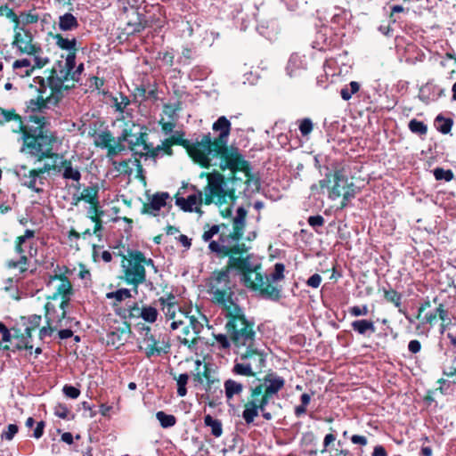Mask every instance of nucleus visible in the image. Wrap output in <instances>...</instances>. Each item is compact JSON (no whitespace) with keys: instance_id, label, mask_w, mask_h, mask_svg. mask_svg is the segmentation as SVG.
<instances>
[{"instance_id":"nucleus-7","label":"nucleus","mask_w":456,"mask_h":456,"mask_svg":"<svg viewBox=\"0 0 456 456\" xmlns=\"http://www.w3.org/2000/svg\"><path fill=\"white\" fill-rule=\"evenodd\" d=\"M325 170L324 178L319 181L320 189L322 192L326 191L330 200H334L342 197L339 208L343 209L355 197L357 188L353 182H349L342 169L330 170L326 167Z\"/></svg>"},{"instance_id":"nucleus-13","label":"nucleus","mask_w":456,"mask_h":456,"mask_svg":"<svg viewBox=\"0 0 456 456\" xmlns=\"http://www.w3.org/2000/svg\"><path fill=\"white\" fill-rule=\"evenodd\" d=\"M143 261L144 254L141 251L134 250L130 251L128 257H125L122 262L123 279L127 284L134 287L135 292H137V287L146 281Z\"/></svg>"},{"instance_id":"nucleus-28","label":"nucleus","mask_w":456,"mask_h":456,"mask_svg":"<svg viewBox=\"0 0 456 456\" xmlns=\"http://www.w3.org/2000/svg\"><path fill=\"white\" fill-rule=\"evenodd\" d=\"M59 168L57 173L61 174L64 180H70L76 183H79L81 179V172L78 167H74L71 159H65L61 154Z\"/></svg>"},{"instance_id":"nucleus-11","label":"nucleus","mask_w":456,"mask_h":456,"mask_svg":"<svg viewBox=\"0 0 456 456\" xmlns=\"http://www.w3.org/2000/svg\"><path fill=\"white\" fill-rule=\"evenodd\" d=\"M68 305V300H61L57 305L53 302L46 303L45 314L46 325L39 330L41 341L51 338L59 329L69 326L71 319L67 317Z\"/></svg>"},{"instance_id":"nucleus-64","label":"nucleus","mask_w":456,"mask_h":456,"mask_svg":"<svg viewBox=\"0 0 456 456\" xmlns=\"http://www.w3.org/2000/svg\"><path fill=\"white\" fill-rule=\"evenodd\" d=\"M69 413V411L67 408V406L64 404H58L54 408V414L61 419H68Z\"/></svg>"},{"instance_id":"nucleus-50","label":"nucleus","mask_w":456,"mask_h":456,"mask_svg":"<svg viewBox=\"0 0 456 456\" xmlns=\"http://www.w3.org/2000/svg\"><path fill=\"white\" fill-rule=\"evenodd\" d=\"M53 163L45 162L41 167H37L39 175L42 177L43 181L46 180L45 174H49L52 171L57 173V169L59 168L60 159H51Z\"/></svg>"},{"instance_id":"nucleus-20","label":"nucleus","mask_w":456,"mask_h":456,"mask_svg":"<svg viewBox=\"0 0 456 456\" xmlns=\"http://www.w3.org/2000/svg\"><path fill=\"white\" fill-rule=\"evenodd\" d=\"M142 330L145 331L142 343L144 345L143 350L147 358L159 356L169 352L171 345L169 338L167 335L159 334V337L156 338L151 333V329L149 326L143 327Z\"/></svg>"},{"instance_id":"nucleus-2","label":"nucleus","mask_w":456,"mask_h":456,"mask_svg":"<svg viewBox=\"0 0 456 456\" xmlns=\"http://www.w3.org/2000/svg\"><path fill=\"white\" fill-rule=\"evenodd\" d=\"M190 146L186 148L192 159L204 167L211 166L213 159L220 158L219 167L222 170L229 169L232 173L247 171L248 162L240 154L237 148H224L212 141L210 133L199 135L190 140Z\"/></svg>"},{"instance_id":"nucleus-48","label":"nucleus","mask_w":456,"mask_h":456,"mask_svg":"<svg viewBox=\"0 0 456 456\" xmlns=\"http://www.w3.org/2000/svg\"><path fill=\"white\" fill-rule=\"evenodd\" d=\"M221 228H226V224H214L211 226L209 224H206L204 226V232L202 234V240L205 242L210 243V241H213V240H212L213 237L219 233Z\"/></svg>"},{"instance_id":"nucleus-12","label":"nucleus","mask_w":456,"mask_h":456,"mask_svg":"<svg viewBox=\"0 0 456 456\" xmlns=\"http://www.w3.org/2000/svg\"><path fill=\"white\" fill-rule=\"evenodd\" d=\"M76 64V53H69L64 60L58 61L53 67L51 75L45 80V85L50 91L53 92V96L61 97V91L64 88V83L72 80L71 70Z\"/></svg>"},{"instance_id":"nucleus-32","label":"nucleus","mask_w":456,"mask_h":456,"mask_svg":"<svg viewBox=\"0 0 456 456\" xmlns=\"http://www.w3.org/2000/svg\"><path fill=\"white\" fill-rule=\"evenodd\" d=\"M330 433L327 434L323 440V448L320 451L322 456H346L348 454L347 450L342 449H332L330 450V445H335L336 444V436L333 434L335 430L332 428H330Z\"/></svg>"},{"instance_id":"nucleus-31","label":"nucleus","mask_w":456,"mask_h":456,"mask_svg":"<svg viewBox=\"0 0 456 456\" xmlns=\"http://www.w3.org/2000/svg\"><path fill=\"white\" fill-rule=\"evenodd\" d=\"M13 45H15L20 52L25 53L32 51L37 46V45L32 44L31 33L23 28H19L15 30Z\"/></svg>"},{"instance_id":"nucleus-55","label":"nucleus","mask_w":456,"mask_h":456,"mask_svg":"<svg viewBox=\"0 0 456 456\" xmlns=\"http://www.w3.org/2000/svg\"><path fill=\"white\" fill-rule=\"evenodd\" d=\"M434 176L437 181L444 180L450 182L453 179V172L451 169H444L442 167H436L434 170Z\"/></svg>"},{"instance_id":"nucleus-58","label":"nucleus","mask_w":456,"mask_h":456,"mask_svg":"<svg viewBox=\"0 0 456 456\" xmlns=\"http://www.w3.org/2000/svg\"><path fill=\"white\" fill-rule=\"evenodd\" d=\"M348 312L352 316L354 317L365 316L369 314V307L367 305H354L349 308Z\"/></svg>"},{"instance_id":"nucleus-36","label":"nucleus","mask_w":456,"mask_h":456,"mask_svg":"<svg viewBox=\"0 0 456 456\" xmlns=\"http://www.w3.org/2000/svg\"><path fill=\"white\" fill-rule=\"evenodd\" d=\"M351 328L354 332L362 336L376 332L375 322L368 319H359L352 322Z\"/></svg>"},{"instance_id":"nucleus-61","label":"nucleus","mask_w":456,"mask_h":456,"mask_svg":"<svg viewBox=\"0 0 456 456\" xmlns=\"http://www.w3.org/2000/svg\"><path fill=\"white\" fill-rule=\"evenodd\" d=\"M159 125L161 126V130L165 134H171L174 132L175 121H165L163 118H161L159 120Z\"/></svg>"},{"instance_id":"nucleus-23","label":"nucleus","mask_w":456,"mask_h":456,"mask_svg":"<svg viewBox=\"0 0 456 456\" xmlns=\"http://www.w3.org/2000/svg\"><path fill=\"white\" fill-rule=\"evenodd\" d=\"M94 142L96 147L107 149V157L110 159L114 158L126 149L125 144L121 143L120 136L114 138L110 131H102L95 134Z\"/></svg>"},{"instance_id":"nucleus-9","label":"nucleus","mask_w":456,"mask_h":456,"mask_svg":"<svg viewBox=\"0 0 456 456\" xmlns=\"http://www.w3.org/2000/svg\"><path fill=\"white\" fill-rule=\"evenodd\" d=\"M230 274L231 268L228 266L225 269L214 272L209 280L212 301L220 308L221 312L228 306L237 305L232 299L233 291Z\"/></svg>"},{"instance_id":"nucleus-24","label":"nucleus","mask_w":456,"mask_h":456,"mask_svg":"<svg viewBox=\"0 0 456 456\" xmlns=\"http://www.w3.org/2000/svg\"><path fill=\"white\" fill-rule=\"evenodd\" d=\"M172 199L168 192L161 191L156 192L149 198V202L143 204L142 214H147L153 216L159 215V210L166 207H171Z\"/></svg>"},{"instance_id":"nucleus-33","label":"nucleus","mask_w":456,"mask_h":456,"mask_svg":"<svg viewBox=\"0 0 456 456\" xmlns=\"http://www.w3.org/2000/svg\"><path fill=\"white\" fill-rule=\"evenodd\" d=\"M306 68V61L305 60V56H300L297 53L291 54L288 65H287V73L290 77H297L301 74L303 70Z\"/></svg>"},{"instance_id":"nucleus-30","label":"nucleus","mask_w":456,"mask_h":456,"mask_svg":"<svg viewBox=\"0 0 456 456\" xmlns=\"http://www.w3.org/2000/svg\"><path fill=\"white\" fill-rule=\"evenodd\" d=\"M159 314L156 307L149 305H142L141 308L134 305L130 309V317H140L148 323H154L159 317Z\"/></svg>"},{"instance_id":"nucleus-6","label":"nucleus","mask_w":456,"mask_h":456,"mask_svg":"<svg viewBox=\"0 0 456 456\" xmlns=\"http://www.w3.org/2000/svg\"><path fill=\"white\" fill-rule=\"evenodd\" d=\"M208 184L204 188V204L212 203L220 208L223 217H231L232 203L235 200L234 191L227 187L224 176L217 171L207 175Z\"/></svg>"},{"instance_id":"nucleus-15","label":"nucleus","mask_w":456,"mask_h":456,"mask_svg":"<svg viewBox=\"0 0 456 456\" xmlns=\"http://www.w3.org/2000/svg\"><path fill=\"white\" fill-rule=\"evenodd\" d=\"M271 399L264 393L263 386H256L251 388L250 399L245 404L242 411V418L247 424H251L255 418L258 416V411L262 412L265 419L270 420L273 416L270 412L265 411V407L270 403Z\"/></svg>"},{"instance_id":"nucleus-40","label":"nucleus","mask_w":456,"mask_h":456,"mask_svg":"<svg viewBox=\"0 0 456 456\" xmlns=\"http://www.w3.org/2000/svg\"><path fill=\"white\" fill-rule=\"evenodd\" d=\"M382 291L384 295V299L387 302L393 304L395 307L398 308L399 312H402L401 306L403 304V295L397 292L393 288H391L390 285L388 286V289L383 288Z\"/></svg>"},{"instance_id":"nucleus-25","label":"nucleus","mask_w":456,"mask_h":456,"mask_svg":"<svg viewBox=\"0 0 456 456\" xmlns=\"http://www.w3.org/2000/svg\"><path fill=\"white\" fill-rule=\"evenodd\" d=\"M143 128L140 129V132L133 134L131 130L124 129L120 140L121 143L127 142L131 151H135L136 147H142L143 152H146L149 143L147 142V133L142 131Z\"/></svg>"},{"instance_id":"nucleus-4","label":"nucleus","mask_w":456,"mask_h":456,"mask_svg":"<svg viewBox=\"0 0 456 456\" xmlns=\"http://www.w3.org/2000/svg\"><path fill=\"white\" fill-rule=\"evenodd\" d=\"M248 211L243 207L237 208L235 214L228 217L232 225V232L229 234H219L217 240L210 241L208 249L220 257L230 255H239L247 251L244 243H240L246 227Z\"/></svg>"},{"instance_id":"nucleus-60","label":"nucleus","mask_w":456,"mask_h":456,"mask_svg":"<svg viewBox=\"0 0 456 456\" xmlns=\"http://www.w3.org/2000/svg\"><path fill=\"white\" fill-rule=\"evenodd\" d=\"M63 394L69 398L76 399L80 395V390L73 386L65 385L62 388Z\"/></svg>"},{"instance_id":"nucleus-43","label":"nucleus","mask_w":456,"mask_h":456,"mask_svg":"<svg viewBox=\"0 0 456 456\" xmlns=\"http://www.w3.org/2000/svg\"><path fill=\"white\" fill-rule=\"evenodd\" d=\"M184 133L183 131H174L171 134V137L166 139V147L167 150L170 151V146L172 147L173 144H178L183 146V148L189 147L190 140L184 139Z\"/></svg>"},{"instance_id":"nucleus-38","label":"nucleus","mask_w":456,"mask_h":456,"mask_svg":"<svg viewBox=\"0 0 456 456\" xmlns=\"http://www.w3.org/2000/svg\"><path fill=\"white\" fill-rule=\"evenodd\" d=\"M224 394L227 401H231L235 395H240L243 385L234 379H229L224 383Z\"/></svg>"},{"instance_id":"nucleus-49","label":"nucleus","mask_w":456,"mask_h":456,"mask_svg":"<svg viewBox=\"0 0 456 456\" xmlns=\"http://www.w3.org/2000/svg\"><path fill=\"white\" fill-rule=\"evenodd\" d=\"M156 418L163 428H169L176 424V418L174 415L167 414L162 411L156 413Z\"/></svg>"},{"instance_id":"nucleus-44","label":"nucleus","mask_w":456,"mask_h":456,"mask_svg":"<svg viewBox=\"0 0 456 456\" xmlns=\"http://www.w3.org/2000/svg\"><path fill=\"white\" fill-rule=\"evenodd\" d=\"M27 54L33 56V66L36 68L41 69L49 63L50 60L47 56L44 55L43 50L39 45H37L32 51L28 52Z\"/></svg>"},{"instance_id":"nucleus-37","label":"nucleus","mask_w":456,"mask_h":456,"mask_svg":"<svg viewBox=\"0 0 456 456\" xmlns=\"http://www.w3.org/2000/svg\"><path fill=\"white\" fill-rule=\"evenodd\" d=\"M98 193H99L98 186L91 185V186H87V187L84 188L81 194L79 196H77V198L74 197L73 200H76V203L80 200H84L87 203H90L91 205L98 206L99 205Z\"/></svg>"},{"instance_id":"nucleus-35","label":"nucleus","mask_w":456,"mask_h":456,"mask_svg":"<svg viewBox=\"0 0 456 456\" xmlns=\"http://www.w3.org/2000/svg\"><path fill=\"white\" fill-rule=\"evenodd\" d=\"M16 340L13 338V331L0 322V350H17L14 348Z\"/></svg>"},{"instance_id":"nucleus-56","label":"nucleus","mask_w":456,"mask_h":456,"mask_svg":"<svg viewBox=\"0 0 456 456\" xmlns=\"http://www.w3.org/2000/svg\"><path fill=\"white\" fill-rule=\"evenodd\" d=\"M302 137L307 138L313 130V122L310 118H304L299 121L298 126Z\"/></svg>"},{"instance_id":"nucleus-34","label":"nucleus","mask_w":456,"mask_h":456,"mask_svg":"<svg viewBox=\"0 0 456 456\" xmlns=\"http://www.w3.org/2000/svg\"><path fill=\"white\" fill-rule=\"evenodd\" d=\"M35 69L30 60L27 58L16 60L12 63L13 77H19L20 78L29 77Z\"/></svg>"},{"instance_id":"nucleus-63","label":"nucleus","mask_w":456,"mask_h":456,"mask_svg":"<svg viewBox=\"0 0 456 456\" xmlns=\"http://www.w3.org/2000/svg\"><path fill=\"white\" fill-rule=\"evenodd\" d=\"M18 427L15 424H10L7 429L2 434V438L5 440H12L18 432Z\"/></svg>"},{"instance_id":"nucleus-3","label":"nucleus","mask_w":456,"mask_h":456,"mask_svg":"<svg viewBox=\"0 0 456 456\" xmlns=\"http://www.w3.org/2000/svg\"><path fill=\"white\" fill-rule=\"evenodd\" d=\"M30 120L37 127H22L23 144L21 151L35 158L37 161L45 159H59L61 154L55 152L58 137L54 132L47 129L49 118L44 115L30 116Z\"/></svg>"},{"instance_id":"nucleus-52","label":"nucleus","mask_w":456,"mask_h":456,"mask_svg":"<svg viewBox=\"0 0 456 456\" xmlns=\"http://www.w3.org/2000/svg\"><path fill=\"white\" fill-rule=\"evenodd\" d=\"M408 127L411 133L419 135H426L428 133V126L423 121L417 120L416 118L409 122Z\"/></svg>"},{"instance_id":"nucleus-14","label":"nucleus","mask_w":456,"mask_h":456,"mask_svg":"<svg viewBox=\"0 0 456 456\" xmlns=\"http://www.w3.org/2000/svg\"><path fill=\"white\" fill-rule=\"evenodd\" d=\"M41 321V315L37 314L20 318V321L12 328L13 338L16 340L14 348L17 350H31L34 347L31 332L39 328Z\"/></svg>"},{"instance_id":"nucleus-29","label":"nucleus","mask_w":456,"mask_h":456,"mask_svg":"<svg viewBox=\"0 0 456 456\" xmlns=\"http://www.w3.org/2000/svg\"><path fill=\"white\" fill-rule=\"evenodd\" d=\"M215 132H219V134L215 138L216 144L224 147H227L228 137L231 131V122L224 117L222 116L213 124L212 126Z\"/></svg>"},{"instance_id":"nucleus-39","label":"nucleus","mask_w":456,"mask_h":456,"mask_svg":"<svg viewBox=\"0 0 456 456\" xmlns=\"http://www.w3.org/2000/svg\"><path fill=\"white\" fill-rule=\"evenodd\" d=\"M59 28L62 31L76 29L79 24L77 18L70 12H66L59 17Z\"/></svg>"},{"instance_id":"nucleus-8","label":"nucleus","mask_w":456,"mask_h":456,"mask_svg":"<svg viewBox=\"0 0 456 456\" xmlns=\"http://www.w3.org/2000/svg\"><path fill=\"white\" fill-rule=\"evenodd\" d=\"M235 352L238 357L232 370L235 375L254 377L265 366L266 354L258 347L257 342L236 349Z\"/></svg>"},{"instance_id":"nucleus-22","label":"nucleus","mask_w":456,"mask_h":456,"mask_svg":"<svg viewBox=\"0 0 456 456\" xmlns=\"http://www.w3.org/2000/svg\"><path fill=\"white\" fill-rule=\"evenodd\" d=\"M14 173L22 185L36 192L43 191L42 186L45 183L37 168H31L26 165H17L14 167Z\"/></svg>"},{"instance_id":"nucleus-41","label":"nucleus","mask_w":456,"mask_h":456,"mask_svg":"<svg viewBox=\"0 0 456 456\" xmlns=\"http://www.w3.org/2000/svg\"><path fill=\"white\" fill-rule=\"evenodd\" d=\"M141 154H144L150 158L156 159L160 156H163L164 154L172 155L173 151H172L171 146H170V151L167 149L166 139H165L161 144L157 145L156 147L152 146L151 144H149L146 152H142Z\"/></svg>"},{"instance_id":"nucleus-10","label":"nucleus","mask_w":456,"mask_h":456,"mask_svg":"<svg viewBox=\"0 0 456 456\" xmlns=\"http://www.w3.org/2000/svg\"><path fill=\"white\" fill-rule=\"evenodd\" d=\"M183 319L173 321L170 324L172 330L182 328V334L178 337L181 344L193 348L197 346L200 334L204 329L206 317L198 313V315H190L188 313H182Z\"/></svg>"},{"instance_id":"nucleus-54","label":"nucleus","mask_w":456,"mask_h":456,"mask_svg":"<svg viewBox=\"0 0 456 456\" xmlns=\"http://www.w3.org/2000/svg\"><path fill=\"white\" fill-rule=\"evenodd\" d=\"M177 383V395L181 397L185 396L187 394L186 385L188 383L189 375L183 373L175 379Z\"/></svg>"},{"instance_id":"nucleus-45","label":"nucleus","mask_w":456,"mask_h":456,"mask_svg":"<svg viewBox=\"0 0 456 456\" xmlns=\"http://www.w3.org/2000/svg\"><path fill=\"white\" fill-rule=\"evenodd\" d=\"M54 39H55L56 45L61 49L69 51V53H76L77 40L75 37L66 38V37H63L61 35L57 34L54 36Z\"/></svg>"},{"instance_id":"nucleus-5","label":"nucleus","mask_w":456,"mask_h":456,"mask_svg":"<svg viewBox=\"0 0 456 456\" xmlns=\"http://www.w3.org/2000/svg\"><path fill=\"white\" fill-rule=\"evenodd\" d=\"M221 314L225 319L224 328L235 350L256 342L255 323L245 316L239 305L228 306Z\"/></svg>"},{"instance_id":"nucleus-27","label":"nucleus","mask_w":456,"mask_h":456,"mask_svg":"<svg viewBox=\"0 0 456 456\" xmlns=\"http://www.w3.org/2000/svg\"><path fill=\"white\" fill-rule=\"evenodd\" d=\"M158 302L159 303L162 313L167 320L175 319L177 311H179L181 314L183 313L181 311L176 296L172 293L160 297Z\"/></svg>"},{"instance_id":"nucleus-53","label":"nucleus","mask_w":456,"mask_h":456,"mask_svg":"<svg viewBox=\"0 0 456 456\" xmlns=\"http://www.w3.org/2000/svg\"><path fill=\"white\" fill-rule=\"evenodd\" d=\"M360 90V85L356 81H352L348 86H345L340 90L341 98L344 101H348L352 98V95L356 94Z\"/></svg>"},{"instance_id":"nucleus-51","label":"nucleus","mask_w":456,"mask_h":456,"mask_svg":"<svg viewBox=\"0 0 456 456\" xmlns=\"http://www.w3.org/2000/svg\"><path fill=\"white\" fill-rule=\"evenodd\" d=\"M38 15L28 12V13H21L17 19V23L14 27V30H17L19 28H21L20 25L25 26L28 24L37 23L38 21Z\"/></svg>"},{"instance_id":"nucleus-16","label":"nucleus","mask_w":456,"mask_h":456,"mask_svg":"<svg viewBox=\"0 0 456 456\" xmlns=\"http://www.w3.org/2000/svg\"><path fill=\"white\" fill-rule=\"evenodd\" d=\"M34 237V232L26 230L24 235L19 236L16 243V251L20 255L18 260H9L6 264L10 269H18L19 273L23 276L28 271V258L36 255L37 249L31 246V240Z\"/></svg>"},{"instance_id":"nucleus-18","label":"nucleus","mask_w":456,"mask_h":456,"mask_svg":"<svg viewBox=\"0 0 456 456\" xmlns=\"http://www.w3.org/2000/svg\"><path fill=\"white\" fill-rule=\"evenodd\" d=\"M204 192L194 185L181 187L175 195V205L185 212H200L204 203Z\"/></svg>"},{"instance_id":"nucleus-26","label":"nucleus","mask_w":456,"mask_h":456,"mask_svg":"<svg viewBox=\"0 0 456 456\" xmlns=\"http://www.w3.org/2000/svg\"><path fill=\"white\" fill-rule=\"evenodd\" d=\"M285 380L276 374H268L265 376L262 382L257 386H263L264 393L273 400L277 393L284 387Z\"/></svg>"},{"instance_id":"nucleus-1","label":"nucleus","mask_w":456,"mask_h":456,"mask_svg":"<svg viewBox=\"0 0 456 456\" xmlns=\"http://www.w3.org/2000/svg\"><path fill=\"white\" fill-rule=\"evenodd\" d=\"M229 267H235L241 271L243 284L266 299L278 300L281 297V282L284 279L285 266L281 263H276L273 270L268 274H262L259 271L260 265L252 260V257L230 256Z\"/></svg>"},{"instance_id":"nucleus-42","label":"nucleus","mask_w":456,"mask_h":456,"mask_svg":"<svg viewBox=\"0 0 456 456\" xmlns=\"http://www.w3.org/2000/svg\"><path fill=\"white\" fill-rule=\"evenodd\" d=\"M453 123L452 118H445L442 114L437 115L434 121L436 130L443 134H447L451 132Z\"/></svg>"},{"instance_id":"nucleus-17","label":"nucleus","mask_w":456,"mask_h":456,"mask_svg":"<svg viewBox=\"0 0 456 456\" xmlns=\"http://www.w3.org/2000/svg\"><path fill=\"white\" fill-rule=\"evenodd\" d=\"M447 313L448 309H446L444 304L440 301L438 297H435L433 300L427 298L420 304L417 319L421 320L423 324L433 326L438 320H446Z\"/></svg>"},{"instance_id":"nucleus-46","label":"nucleus","mask_w":456,"mask_h":456,"mask_svg":"<svg viewBox=\"0 0 456 456\" xmlns=\"http://www.w3.org/2000/svg\"><path fill=\"white\" fill-rule=\"evenodd\" d=\"M204 424L206 427H209L211 428V434L215 437H220L222 436L223 426L219 419H215L208 414L204 417Z\"/></svg>"},{"instance_id":"nucleus-19","label":"nucleus","mask_w":456,"mask_h":456,"mask_svg":"<svg viewBox=\"0 0 456 456\" xmlns=\"http://www.w3.org/2000/svg\"><path fill=\"white\" fill-rule=\"evenodd\" d=\"M62 269H64L65 272H68V269L65 266H56L54 269V274L50 275L46 281V288L53 291V299H56L61 297V300H68L69 304L70 297L73 294V289L71 282L64 275Z\"/></svg>"},{"instance_id":"nucleus-21","label":"nucleus","mask_w":456,"mask_h":456,"mask_svg":"<svg viewBox=\"0 0 456 456\" xmlns=\"http://www.w3.org/2000/svg\"><path fill=\"white\" fill-rule=\"evenodd\" d=\"M34 82L36 85H38V94L39 95L36 99H31L27 102V107L32 112H38L34 114L36 115H43V110L47 107L48 104H56L61 97L53 96V92L50 91L49 94H46L47 90L49 89L45 85V79L42 77H36L34 78Z\"/></svg>"},{"instance_id":"nucleus-62","label":"nucleus","mask_w":456,"mask_h":456,"mask_svg":"<svg viewBox=\"0 0 456 456\" xmlns=\"http://www.w3.org/2000/svg\"><path fill=\"white\" fill-rule=\"evenodd\" d=\"M177 110L178 109L171 104H165L163 107V113L173 121H175L177 118Z\"/></svg>"},{"instance_id":"nucleus-59","label":"nucleus","mask_w":456,"mask_h":456,"mask_svg":"<svg viewBox=\"0 0 456 456\" xmlns=\"http://www.w3.org/2000/svg\"><path fill=\"white\" fill-rule=\"evenodd\" d=\"M18 118H20V117L14 112L13 110H4L0 108V122H8Z\"/></svg>"},{"instance_id":"nucleus-57","label":"nucleus","mask_w":456,"mask_h":456,"mask_svg":"<svg viewBox=\"0 0 456 456\" xmlns=\"http://www.w3.org/2000/svg\"><path fill=\"white\" fill-rule=\"evenodd\" d=\"M215 340L221 349H229L231 346L232 341L227 334H216L214 335Z\"/></svg>"},{"instance_id":"nucleus-47","label":"nucleus","mask_w":456,"mask_h":456,"mask_svg":"<svg viewBox=\"0 0 456 456\" xmlns=\"http://www.w3.org/2000/svg\"><path fill=\"white\" fill-rule=\"evenodd\" d=\"M131 297V291L128 289H119L116 291L108 292L106 294V297L108 299H113V306L118 305L119 303L127 298H130Z\"/></svg>"}]
</instances>
